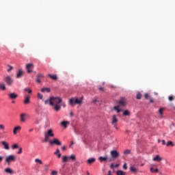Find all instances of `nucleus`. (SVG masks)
Segmentation results:
<instances>
[{
    "instance_id": "obj_40",
    "label": "nucleus",
    "mask_w": 175,
    "mask_h": 175,
    "mask_svg": "<svg viewBox=\"0 0 175 175\" xmlns=\"http://www.w3.org/2000/svg\"><path fill=\"white\" fill-rule=\"evenodd\" d=\"M16 148H18V144H14L12 146V150H16Z\"/></svg>"
},
{
    "instance_id": "obj_17",
    "label": "nucleus",
    "mask_w": 175,
    "mask_h": 175,
    "mask_svg": "<svg viewBox=\"0 0 175 175\" xmlns=\"http://www.w3.org/2000/svg\"><path fill=\"white\" fill-rule=\"evenodd\" d=\"M145 99H148L150 102V103H154V100L148 95V94H145L144 95Z\"/></svg>"
},
{
    "instance_id": "obj_10",
    "label": "nucleus",
    "mask_w": 175,
    "mask_h": 175,
    "mask_svg": "<svg viewBox=\"0 0 175 175\" xmlns=\"http://www.w3.org/2000/svg\"><path fill=\"white\" fill-rule=\"evenodd\" d=\"M26 69L27 70V73L32 72V70L33 69V64H32V63L27 64L26 65Z\"/></svg>"
},
{
    "instance_id": "obj_48",
    "label": "nucleus",
    "mask_w": 175,
    "mask_h": 175,
    "mask_svg": "<svg viewBox=\"0 0 175 175\" xmlns=\"http://www.w3.org/2000/svg\"><path fill=\"white\" fill-rule=\"evenodd\" d=\"M123 169H124L125 170H126V169H128V167L126 166V163H125L123 165Z\"/></svg>"
},
{
    "instance_id": "obj_53",
    "label": "nucleus",
    "mask_w": 175,
    "mask_h": 175,
    "mask_svg": "<svg viewBox=\"0 0 175 175\" xmlns=\"http://www.w3.org/2000/svg\"><path fill=\"white\" fill-rule=\"evenodd\" d=\"M114 163H111V165H110V167H111V169H114Z\"/></svg>"
},
{
    "instance_id": "obj_52",
    "label": "nucleus",
    "mask_w": 175,
    "mask_h": 175,
    "mask_svg": "<svg viewBox=\"0 0 175 175\" xmlns=\"http://www.w3.org/2000/svg\"><path fill=\"white\" fill-rule=\"evenodd\" d=\"M161 143H162L163 146H165V144H166V141H165L164 139H163V140L161 141Z\"/></svg>"
},
{
    "instance_id": "obj_33",
    "label": "nucleus",
    "mask_w": 175,
    "mask_h": 175,
    "mask_svg": "<svg viewBox=\"0 0 175 175\" xmlns=\"http://www.w3.org/2000/svg\"><path fill=\"white\" fill-rule=\"evenodd\" d=\"M166 146L167 147H170V146H171V147H174V144H173V142L169 141L167 142Z\"/></svg>"
},
{
    "instance_id": "obj_16",
    "label": "nucleus",
    "mask_w": 175,
    "mask_h": 175,
    "mask_svg": "<svg viewBox=\"0 0 175 175\" xmlns=\"http://www.w3.org/2000/svg\"><path fill=\"white\" fill-rule=\"evenodd\" d=\"M130 171L132 172V173H137L139 172V170L135 167V165H132L130 167Z\"/></svg>"
},
{
    "instance_id": "obj_18",
    "label": "nucleus",
    "mask_w": 175,
    "mask_h": 175,
    "mask_svg": "<svg viewBox=\"0 0 175 175\" xmlns=\"http://www.w3.org/2000/svg\"><path fill=\"white\" fill-rule=\"evenodd\" d=\"M1 144L4 146L5 150H10L9 144L8 142L3 141Z\"/></svg>"
},
{
    "instance_id": "obj_21",
    "label": "nucleus",
    "mask_w": 175,
    "mask_h": 175,
    "mask_svg": "<svg viewBox=\"0 0 175 175\" xmlns=\"http://www.w3.org/2000/svg\"><path fill=\"white\" fill-rule=\"evenodd\" d=\"M17 131H21V126H17L13 130L14 135H17Z\"/></svg>"
},
{
    "instance_id": "obj_63",
    "label": "nucleus",
    "mask_w": 175,
    "mask_h": 175,
    "mask_svg": "<svg viewBox=\"0 0 175 175\" xmlns=\"http://www.w3.org/2000/svg\"><path fill=\"white\" fill-rule=\"evenodd\" d=\"M158 143H161V139H158Z\"/></svg>"
},
{
    "instance_id": "obj_31",
    "label": "nucleus",
    "mask_w": 175,
    "mask_h": 175,
    "mask_svg": "<svg viewBox=\"0 0 175 175\" xmlns=\"http://www.w3.org/2000/svg\"><path fill=\"white\" fill-rule=\"evenodd\" d=\"M98 159L100 162H103V161H107V157H100Z\"/></svg>"
},
{
    "instance_id": "obj_62",
    "label": "nucleus",
    "mask_w": 175,
    "mask_h": 175,
    "mask_svg": "<svg viewBox=\"0 0 175 175\" xmlns=\"http://www.w3.org/2000/svg\"><path fill=\"white\" fill-rule=\"evenodd\" d=\"M12 103L14 104V103H16V101L15 100H12Z\"/></svg>"
},
{
    "instance_id": "obj_35",
    "label": "nucleus",
    "mask_w": 175,
    "mask_h": 175,
    "mask_svg": "<svg viewBox=\"0 0 175 175\" xmlns=\"http://www.w3.org/2000/svg\"><path fill=\"white\" fill-rule=\"evenodd\" d=\"M35 162H36L37 163H40V165H43V161H42V160L39 159H36Z\"/></svg>"
},
{
    "instance_id": "obj_11",
    "label": "nucleus",
    "mask_w": 175,
    "mask_h": 175,
    "mask_svg": "<svg viewBox=\"0 0 175 175\" xmlns=\"http://www.w3.org/2000/svg\"><path fill=\"white\" fill-rule=\"evenodd\" d=\"M117 122H118V119H117V116L113 115L111 118V124L113 125V126H117Z\"/></svg>"
},
{
    "instance_id": "obj_26",
    "label": "nucleus",
    "mask_w": 175,
    "mask_h": 175,
    "mask_svg": "<svg viewBox=\"0 0 175 175\" xmlns=\"http://www.w3.org/2000/svg\"><path fill=\"white\" fill-rule=\"evenodd\" d=\"M0 90H1V91H5V90H6L5 83H0Z\"/></svg>"
},
{
    "instance_id": "obj_55",
    "label": "nucleus",
    "mask_w": 175,
    "mask_h": 175,
    "mask_svg": "<svg viewBox=\"0 0 175 175\" xmlns=\"http://www.w3.org/2000/svg\"><path fill=\"white\" fill-rule=\"evenodd\" d=\"M2 161H3V157L0 156V163L2 162Z\"/></svg>"
},
{
    "instance_id": "obj_42",
    "label": "nucleus",
    "mask_w": 175,
    "mask_h": 175,
    "mask_svg": "<svg viewBox=\"0 0 175 175\" xmlns=\"http://www.w3.org/2000/svg\"><path fill=\"white\" fill-rule=\"evenodd\" d=\"M136 98L137 99H142V94L137 93Z\"/></svg>"
},
{
    "instance_id": "obj_41",
    "label": "nucleus",
    "mask_w": 175,
    "mask_h": 175,
    "mask_svg": "<svg viewBox=\"0 0 175 175\" xmlns=\"http://www.w3.org/2000/svg\"><path fill=\"white\" fill-rule=\"evenodd\" d=\"M38 98H39V99H43V95L40 93H38Z\"/></svg>"
},
{
    "instance_id": "obj_49",
    "label": "nucleus",
    "mask_w": 175,
    "mask_h": 175,
    "mask_svg": "<svg viewBox=\"0 0 175 175\" xmlns=\"http://www.w3.org/2000/svg\"><path fill=\"white\" fill-rule=\"evenodd\" d=\"M62 151H66V146H63L62 147Z\"/></svg>"
},
{
    "instance_id": "obj_59",
    "label": "nucleus",
    "mask_w": 175,
    "mask_h": 175,
    "mask_svg": "<svg viewBox=\"0 0 175 175\" xmlns=\"http://www.w3.org/2000/svg\"><path fill=\"white\" fill-rule=\"evenodd\" d=\"M72 144H75V143L73 142H71V144L70 145V147H71Z\"/></svg>"
},
{
    "instance_id": "obj_37",
    "label": "nucleus",
    "mask_w": 175,
    "mask_h": 175,
    "mask_svg": "<svg viewBox=\"0 0 175 175\" xmlns=\"http://www.w3.org/2000/svg\"><path fill=\"white\" fill-rule=\"evenodd\" d=\"M24 91H25L26 92H28V94H32V90L31 89L25 88Z\"/></svg>"
},
{
    "instance_id": "obj_36",
    "label": "nucleus",
    "mask_w": 175,
    "mask_h": 175,
    "mask_svg": "<svg viewBox=\"0 0 175 175\" xmlns=\"http://www.w3.org/2000/svg\"><path fill=\"white\" fill-rule=\"evenodd\" d=\"M114 110H116L118 113H120L121 109H120V106H116L114 107Z\"/></svg>"
},
{
    "instance_id": "obj_38",
    "label": "nucleus",
    "mask_w": 175,
    "mask_h": 175,
    "mask_svg": "<svg viewBox=\"0 0 175 175\" xmlns=\"http://www.w3.org/2000/svg\"><path fill=\"white\" fill-rule=\"evenodd\" d=\"M131 114V112L128 110H125L123 113V116H129Z\"/></svg>"
},
{
    "instance_id": "obj_25",
    "label": "nucleus",
    "mask_w": 175,
    "mask_h": 175,
    "mask_svg": "<svg viewBox=\"0 0 175 175\" xmlns=\"http://www.w3.org/2000/svg\"><path fill=\"white\" fill-rule=\"evenodd\" d=\"M50 91H51L50 88H42L41 89V92H50Z\"/></svg>"
},
{
    "instance_id": "obj_24",
    "label": "nucleus",
    "mask_w": 175,
    "mask_h": 175,
    "mask_svg": "<svg viewBox=\"0 0 175 175\" xmlns=\"http://www.w3.org/2000/svg\"><path fill=\"white\" fill-rule=\"evenodd\" d=\"M95 161H96V159H95V158H91V159H88L87 162L89 165H91L92 163H94V162H95Z\"/></svg>"
},
{
    "instance_id": "obj_15",
    "label": "nucleus",
    "mask_w": 175,
    "mask_h": 175,
    "mask_svg": "<svg viewBox=\"0 0 175 175\" xmlns=\"http://www.w3.org/2000/svg\"><path fill=\"white\" fill-rule=\"evenodd\" d=\"M152 161L154 162L157 161V162H161V161H162V157H161L159 156V154H157L156 157H154L153 159H152Z\"/></svg>"
},
{
    "instance_id": "obj_30",
    "label": "nucleus",
    "mask_w": 175,
    "mask_h": 175,
    "mask_svg": "<svg viewBox=\"0 0 175 175\" xmlns=\"http://www.w3.org/2000/svg\"><path fill=\"white\" fill-rule=\"evenodd\" d=\"M51 101H52V97H51L49 99H48V100H46L45 101H44V103H45V105H49H49L51 106Z\"/></svg>"
},
{
    "instance_id": "obj_8",
    "label": "nucleus",
    "mask_w": 175,
    "mask_h": 175,
    "mask_svg": "<svg viewBox=\"0 0 175 175\" xmlns=\"http://www.w3.org/2000/svg\"><path fill=\"white\" fill-rule=\"evenodd\" d=\"M4 81H5L8 85H13V83H14V81L10 76H7L4 79Z\"/></svg>"
},
{
    "instance_id": "obj_43",
    "label": "nucleus",
    "mask_w": 175,
    "mask_h": 175,
    "mask_svg": "<svg viewBox=\"0 0 175 175\" xmlns=\"http://www.w3.org/2000/svg\"><path fill=\"white\" fill-rule=\"evenodd\" d=\"M17 154H23V148H19L18 151L17 152Z\"/></svg>"
},
{
    "instance_id": "obj_32",
    "label": "nucleus",
    "mask_w": 175,
    "mask_h": 175,
    "mask_svg": "<svg viewBox=\"0 0 175 175\" xmlns=\"http://www.w3.org/2000/svg\"><path fill=\"white\" fill-rule=\"evenodd\" d=\"M68 124H69V122H66V121H63V122H62V125H63V126H64V128H68Z\"/></svg>"
},
{
    "instance_id": "obj_12",
    "label": "nucleus",
    "mask_w": 175,
    "mask_h": 175,
    "mask_svg": "<svg viewBox=\"0 0 175 175\" xmlns=\"http://www.w3.org/2000/svg\"><path fill=\"white\" fill-rule=\"evenodd\" d=\"M8 97L10 98V99L13 100L17 99V98H18V94H17L16 92H12V93H10L8 94Z\"/></svg>"
},
{
    "instance_id": "obj_39",
    "label": "nucleus",
    "mask_w": 175,
    "mask_h": 175,
    "mask_svg": "<svg viewBox=\"0 0 175 175\" xmlns=\"http://www.w3.org/2000/svg\"><path fill=\"white\" fill-rule=\"evenodd\" d=\"M124 155H128V154H131V150H129V149L126 150L124 152Z\"/></svg>"
},
{
    "instance_id": "obj_29",
    "label": "nucleus",
    "mask_w": 175,
    "mask_h": 175,
    "mask_svg": "<svg viewBox=\"0 0 175 175\" xmlns=\"http://www.w3.org/2000/svg\"><path fill=\"white\" fill-rule=\"evenodd\" d=\"M150 172L151 173H158L159 172V170L158 168H154V167H150Z\"/></svg>"
},
{
    "instance_id": "obj_9",
    "label": "nucleus",
    "mask_w": 175,
    "mask_h": 175,
    "mask_svg": "<svg viewBox=\"0 0 175 175\" xmlns=\"http://www.w3.org/2000/svg\"><path fill=\"white\" fill-rule=\"evenodd\" d=\"M118 103L120 106H122L123 107L124 106H126V98H125L124 97H121L118 101Z\"/></svg>"
},
{
    "instance_id": "obj_4",
    "label": "nucleus",
    "mask_w": 175,
    "mask_h": 175,
    "mask_svg": "<svg viewBox=\"0 0 175 175\" xmlns=\"http://www.w3.org/2000/svg\"><path fill=\"white\" fill-rule=\"evenodd\" d=\"M110 155L113 159L120 158V152L117 150H113L110 152Z\"/></svg>"
},
{
    "instance_id": "obj_46",
    "label": "nucleus",
    "mask_w": 175,
    "mask_h": 175,
    "mask_svg": "<svg viewBox=\"0 0 175 175\" xmlns=\"http://www.w3.org/2000/svg\"><path fill=\"white\" fill-rule=\"evenodd\" d=\"M8 67L10 68L8 70V72H10V70H12L13 69V66H10V65H8Z\"/></svg>"
},
{
    "instance_id": "obj_45",
    "label": "nucleus",
    "mask_w": 175,
    "mask_h": 175,
    "mask_svg": "<svg viewBox=\"0 0 175 175\" xmlns=\"http://www.w3.org/2000/svg\"><path fill=\"white\" fill-rule=\"evenodd\" d=\"M58 172L57 171H52L51 172V175H57Z\"/></svg>"
},
{
    "instance_id": "obj_28",
    "label": "nucleus",
    "mask_w": 175,
    "mask_h": 175,
    "mask_svg": "<svg viewBox=\"0 0 175 175\" xmlns=\"http://www.w3.org/2000/svg\"><path fill=\"white\" fill-rule=\"evenodd\" d=\"M117 175H126V173L123 172L122 170H118L116 172Z\"/></svg>"
},
{
    "instance_id": "obj_3",
    "label": "nucleus",
    "mask_w": 175,
    "mask_h": 175,
    "mask_svg": "<svg viewBox=\"0 0 175 175\" xmlns=\"http://www.w3.org/2000/svg\"><path fill=\"white\" fill-rule=\"evenodd\" d=\"M50 137H54V133L53 129H50L47 131V132L44 133V142L46 143L50 140Z\"/></svg>"
},
{
    "instance_id": "obj_51",
    "label": "nucleus",
    "mask_w": 175,
    "mask_h": 175,
    "mask_svg": "<svg viewBox=\"0 0 175 175\" xmlns=\"http://www.w3.org/2000/svg\"><path fill=\"white\" fill-rule=\"evenodd\" d=\"M36 81H37L38 83H42V81L40 80V78H38V77H37Z\"/></svg>"
},
{
    "instance_id": "obj_23",
    "label": "nucleus",
    "mask_w": 175,
    "mask_h": 175,
    "mask_svg": "<svg viewBox=\"0 0 175 175\" xmlns=\"http://www.w3.org/2000/svg\"><path fill=\"white\" fill-rule=\"evenodd\" d=\"M48 77H50L51 79H52V80H57L58 79L57 75H52L51 74H49Z\"/></svg>"
},
{
    "instance_id": "obj_27",
    "label": "nucleus",
    "mask_w": 175,
    "mask_h": 175,
    "mask_svg": "<svg viewBox=\"0 0 175 175\" xmlns=\"http://www.w3.org/2000/svg\"><path fill=\"white\" fill-rule=\"evenodd\" d=\"M163 110H165V109L163 108H161L159 109V114L161 118L163 117Z\"/></svg>"
},
{
    "instance_id": "obj_54",
    "label": "nucleus",
    "mask_w": 175,
    "mask_h": 175,
    "mask_svg": "<svg viewBox=\"0 0 175 175\" xmlns=\"http://www.w3.org/2000/svg\"><path fill=\"white\" fill-rule=\"evenodd\" d=\"M62 106L63 107H66V104L65 103H62Z\"/></svg>"
},
{
    "instance_id": "obj_20",
    "label": "nucleus",
    "mask_w": 175,
    "mask_h": 175,
    "mask_svg": "<svg viewBox=\"0 0 175 175\" xmlns=\"http://www.w3.org/2000/svg\"><path fill=\"white\" fill-rule=\"evenodd\" d=\"M54 155H56L57 158H61L62 154H60L59 148L56 149V151L54 152Z\"/></svg>"
},
{
    "instance_id": "obj_58",
    "label": "nucleus",
    "mask_w": 175,
    "mask_h": 175,
    "mask_svg": "<svg viewBox=\"0 0 175 175\" xmlns=\"http://www.w3.org/2000/svg\"><path fill=\"white\" fill-rule=\"evenodd\" d=\"M109 162H111L113 161V158L109 159Z\"/></svg>"
},
{
    "instance_id": "obj_2",
    "label": "nucleus",
    "mask_w": 175,
    "mask_h": 175,
    "mask_svg": "<svg viewBox=\"0 0 175 175\" xmlns=\"http://www.w3.org/2000/svg\"><path fill=\"white\" fill-rule=\"evenodd\" d=\"M81 103H83V97L80 100L76 97L69 99V105L72 107H75V105H81Z\"/></svg>"
},
{
    "instance_id": "obj_64",
    "label": "nucleus",
    "mask_w": 175,
    "mask_h": 175,
    "mask_svg": "<svg viewBox=\"0 0 175 175\" xmlns=\"http://www.w3.org/2000/svg\"><path fill=\"white\" fill-rule=\"evenodd\" d=\"M114 128H116V129H118V127H117V126H114Z\"/></svg>"
},
{
    "instance_id": "obj_34",
    "label": "nucleus",
    "mask_w": 175,
    "mask_h": 175,
    "mask_svg": "<svg viewBox=\"0 0 175 175\" xmlns=\"http://www.w3.org/2000/svg\"><path fill=\"white\" fill-rule=\"evenodd\" d=\"M100 103V100L98 98H96L93 99V103Z\"/></svg>"
},
{
    "instance_id": "obj_19",
    "label": "nucleus",
    "mask_w": 175,
    "mask_h": 175,
    "mask_svg": "<svg viewBox=\"0 0 175 175\" xmlns=\"http://www.w3.org/2000/svg\"><path fill=\"white\" fill-rule=\"evenodd\" d=\"M25 117H27V114L21 113L20 116L21 122H25Z\"/></svg>"
},
{
    "instance_id": "obj_47",
    "label": "nucleus",
    "mask_w": 175,
    "mask_h": 175,
    "mask_svg": "<svg viewBox=\"0 0 175 175\" xmlns=\"http://www.w3.org/2000/svg\"><path fill=\"white\" fill-rule=\"evenodd\" d=\"M0 129H2L3 131H4L5 126H3V124H0Z\"/></svg>"
},
{
    "instance_id": "obj_14",
    "label": "nucleus",
    "mask_w": 175,
    "mask_h": 175,
    "mask_svg": "<svg viewBox=\"0 0 175 175\" xmlns=\"http://www.w3.org/2000/svg\"><path fill=\"white\" fill-rule=\"evenodd\" d=\"M31 103V97H29V96H25L23 103L25 105H29V103Z\"/></svg>"
},
{
    "instance_id": "obj_7",
    "label": "nucleus",
    "mask_w": 175,
    "mask_h": 175,
    "mask_svg": "<svg viewBox=\"0 0 175 175\" xmlns=\"http://www.w3.org/2000/svg\"><path fill=\"white\" fill-rule=\"evenodd\" d=\"M68 159H72V161H76V156L75 154H71L70 157L64 156L62 157V162H68Z\"/></svg>"
},
{
    "instance_id": "obj_60",
    "label": "nucleus",
    "mask_w": 175,
    "mask_h": 175,
    "mask_svg": "<svg viewBox=\"0 0 175 175\" xmlns=\"http://www.w3.org/2000/svg\"><path fill=\"white\" fill-rule=\"evenodd\" d=\"M118 166H120V164H116V165H115V167H118Z\"/></svg>"
},
{
    "instance_id": "obj_6",
    "label": "nucleus",
    "mask_w": 175,
    "mask_h": 175,
    "mask_svg": "<svg viewBox=\"0 0 175 175\" xmlns=\"http://www.w3.org/2000/svg\"><path fill=\"white\" fill-rule=\"evenodd\" d=\"M49 144L51 146H54V144H55V146H62V142H61L58 139L55 138L49 141Z\"/></svg>"
},
{
    "instance_id": "obj_1",
    "label": "nucleus",
    "mask_w": 175,
    "mask_h": 175,
    "mask_svg": "<svg viewBox=\"0 0 175 175\" xmlns=\"http://www.w3.org/2000/svg\"><path fill=\"white\" fill-rule=\"evenodd\" d=\"M62 98L59 97H52V101H51V106H53V109L55 111H59L61 110V103Z\"/></svg>"
},
{
    "instance_id": "obj_56",
    "label": "nucleus",
    "mask_w": 175,
    "mask_h": 175,
    "mask_svg": "<svg viewBox=\"0 0 175 175\" xmlns=\"http://www.w3.org/2000/svg\"><path fill=\"white\" fill-rule=\"evenodd\" d=\"M100 91H105V89L102 87L99 88Z\"/></svg>"
},
{
    "instance_id": "obj_5",
    "label": "nucleus",
    "mask_w": 175,
    "mask_h": 175,
    "mask_svg": "<svg viewBox=\"0 0 175 175\" xmlns=\"http://www.w3.org/2000/svg\"><path fill=\"white\" fill-rule=\"evenodd\" d=\"M5 162L8 165H10V162H16V156L9 155L5 158Z\"/></svg>"
},
{
    "instance_id": "obj_61",
    "label": "nucleus",
    "mask_w": 175,
    "mask_h": 175,
    "mask_svg": "<svg viewBox=\"0 0 175 175\" xmlns=\"http://www.w3.org/2000/svg\"><path fill=\"white\" fill-rule=\"evenodd\" d=\"M32 131H33V129H31L29 130V132H32Z\"/></svg>"
},
{
    "instance_id": "obj_44",
    "label": "nucleus",
    "mask_w": 175,
    "mask_h": 175,
    "mask_svg": "<svg viewBox=\"0 0 175 175\" xmlns=\"http://www.w3.org/2000/svg\"><path fill=\"white\" fill-rule=\"evenodd\" d=\"M44 77V76H43V74L39 73V74L37 75V77H38V79H40V78H42V77Z\"/></svg>"
},
{
    "instance_id": "obj_57",
    "label": "nucleus",
    "mask_w": 175,
    "mask_h": 175,
    "mask_svg": "<svg viewBox=\"0 0 175 175\" xmlns=\"http://www.w3.org/2000/svg\"><path fill=\"white\" fill-rule=\"evenodd\" d=\"M70 117H73V112H70Z\"/></svg>"
},
{
    "instance_id": "obj_22",
    "label": "nucleus",
    "mask_w": 175,
    "mask_h": 175,
    "mask_svg": "<svg viewBox=\"0 0 175 175\" xmlns=\"http://www.w3.org/2000/svg\"><path fill=\"white\" fill-rule=\"evenodd\" d=\"M4 172L5 173H8V174H13V173H14L13 170L10 169V168H5Z\"/></svg>"
},
{
    "instance_id": "obj_50",
    "label": "nucleus",
    "mask_w": 175,
    "mask_h": 175,
    "mask_svg": "<svg viewBox=\"0 0 175 175\" xmlns=\"http://www.w3.org/2000/svg\"><path fill=\"white\" fill-rule=\"evenodd\" d=\"M168 99H169V100H174V98L171 96H169Z\"/></svg>"
},
{
    "instance_id": "obj_13",
    "label": "nucleus",
    "mask_w": 175,
    "mask_h": 175,
    "mask_svg": "<svg viewBox=\"0 0 175 175\" xmlns=\"http://www.w3.org/2000/svg\"><path fill=\"white\" fill-rule=\"evenodd\" d=\"M24 75V71L22 70H19L16 74V79H21V77H23V76Z\"/></svg>"
}]
</instances>
